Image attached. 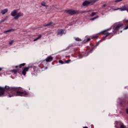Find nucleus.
Wrapping results in <instances>:
<instances>
[{"mask_svg":"<svg viewBox=\"0 0 128 128\" xmlns=\"http://www.w3.org/2000/svg\"><path fill=\"white\" fill-rule=\"evenodd\" d=\"M6 90H8L7 96L12 98L16 96H26L28 94V92L24 91L22 88H10L8 86L5 87Z\"/></svg>","mask_w":128,"mask_h":128,"instance_id":"nucleus-1","label":"nucleus"},{"mask_svg":"<svg viewBox=\"0 0 128 128\" xmlns=\"http://www.w3.org/2000/svg\"><path fill=\"white\" fill-rule=\"evenodd\" d=\"M110 30V29H107L106 30L102 31L100 33H99L98 34H96L92 36H90V38H88L87 39L86 42H90V38H98V36H100V34H104L105 36L104 37V38H106V36H110V34L106 32H108V30Z\"/></svg>","mask_w":128,"mask_h":128,"instance_id":"nucleus-2","label":"nucleus"},{"mask_svg":"<svg viewBox=\"0 0 128 128\" xmlns=\"http://www.w3.org/2000/svg\"><path fill=\"white\" fill-rule=\"evenodd\" d=\"M18 10H15L12 11L10 13V16H13L14 20H18L20 16H22V13L21 12H18Z\"/></svg>","mask_w":128,"mask_h":128,"instance_id":"nucleus-3","label":"nucleus"},{"mask_svg":"<svg viewBox=\"0 0 128 128\" xmlns=\"http://www.w3.org/2000/svg\"><path fill=\"white\" fill-rule=\"evenodd\" d=\"M99 0H91L90 1H85L82 3L83 6H88L90 4H94L95 2Z\"/></svg>","mask_w":128,"mask_h":128,"instance_id":"nucleus-4","label":"nucleus"},{"mask_svg":"<svg viewBox=\"0 0 128 128\" xmlns=\"http://www.w3.org/2000/svg\"><path fill=\"white\" fill-rule=\"evenodd\" d=\"M122 26H124V24H118L115 27H114L113 28L114 30V32H118V29L120 28H122Z\"/></svg>","mask_w":128,"mask_h":128,"instance_id":"nucleus-5","label":"nucleus"},{"mask_svg":"<svg viewBox=\"0 0 128 128\" xmlns=\"http://www.w3.org/2000/svg\"><path fill=\"white\" fill-rule=\"evenodd\" d=\"M66 34V31L64 30H58V36H62V34Z\"/></svg>","mask_w":128,"mask_h":128,"instance_id":"nucleus-6","label":"nucleus"},{"mask_svg":"<svg viewBox=\"0 0 128 128\" xmlns=\"http://www.w3.org/2000/svg\"><path fill=\"white\" fill-rule=\"evenodd\" d=\"M28 70H30V67L25 68L22 71V74L23 76H26V72H28Z\"/></svg>","mask_w":128,"mask_h":128,"instance_id":"nucleus-7","label":"nucleus"},{"mask_svg":"<svg viewBox=\"0 0 128 128\" xmlns=\"http://www.w3.org/2000/svg\"><path fill=\"white\" fill-rule=\"evenodd\" d=\"M4 88L0 87V96H4Z\"/></svg>","mask_w":128,"mask_h":128,"instance_id":"nucleus-8","label":"nucleus"},{"mask_svg":"<svg viewBox=\"0 0 128 128\" xmlns=\"http://www.w3.org/2000/svg\"><path fill=\"white\" fill-rule=\"evenodd\" d=\"M120 10V12H124V10H127V12H128V7H126L125 6H124L120 8H118Z\"/></svg>","mask_w":128,"mask_h":128,"instance_id":"nucleus-9","label":"nucleus"},{"mask_svg":"<svg viewBox=\"0 0 128 128\" xmlns=\"http://www.w3.org/2000/svg\"><path fill=\"white\" fill-rule=\"evenodd\" d=\"M67 12L69 14H76V12L74 10H68Z\"/></svg>","mask_w":128,"mask_h":128,"instance_id":"nucleus-10","label":"nucleus"},{"mask_svg":"<svg viewBox=\"0 0 128 128\" xmlns=\"http://www.w3.org/2000/svg\"><path fill=\"white\" fill-rule=\"evenodd\" d=\"M8 12V8H6V9L1 10L0 14H6Z\"/></svg>","mask_w":128,"mask_h":128,"instance_id":"nucleus-11","label":"nucleus"},{"mask_svg":"<svg viewBox=\"0 0 128 128\" xmlns=\"http://www.w3.org/2000/svg\"><path fill=\"white\" fill-rule=\"evenodd\" d=\"M46 62H52V57L51 56H48L46 58Z\"/></svg>","mask_w":128,"mask_h":128,"instance_id":"nucleus-12","label":"nucleus"},{"mask_svg":"<svg viewBox=\"0 0 128 128\" xmlns=\"http://www.w3.org/2000/svg\"><path fill=\"white\" fill-rule=\"evenodd\" d=\"M14 29H10L8 30L4 31V33L6 34V32H14Z\"/></svg>","mask_w":128,"mask_h":128,"instance_id":"nucleus-13","label":"nucleus"},{"mask_svg":"<svg viewBox=\"0 0 128 128\" xmlns=\"http://www.w3.org/2000/svg\"><path fill=\"white\" fill-rule=\"evenodd\" d=\"M70 62V60H67L65 62H62V60H60L59 62H60V64H68Z\"/></svg>","mask_w":128,"mask_h":128,"instance_id":"nucleus-14","label":"nucleus"},{"mask_svg":"<svg viewBox=\"0 0 128 128\" xmlns=\"http://www.w3.org/2000/svg\"><path fill=\"white\" fill-rule=\"evenodd\" d=\"M88 56V54H85L83 55V56H82V54H80L79 55V56H80V58H82V56Z\"/></svg>","mask_w":128,"mask_h":128,"instance_id":"nucleus-15","label":"nucleus"},{"mask_svg":"<svg viewBox=\"0 0 128 128\" xmlns=\"http://www.w3.org/2000/svg\"><path fill=\"white\" fill-rule=\"evenodd\" d=\"M54 24H53L52 22H50L47 24L44 25V26H54Z\"/></svg>","mask_w":128,"mask_h":128,"instance_id":"nucleus-16","label":"nucleus"},{"mask_svg":"<svg viewBox=\"0 0 128 128\" xmlns=\"http://www.w3.org/2000/svg\"><path fill=\"white\" fill-rule=\"evenodd\" d=\"M40 38H42L41 35L39 36L38 37H37L36 38H35L34 40V42H36V40H40Z\"/></svg>","mask_w":128,"mask_h":128,"instance_id":"nucleus-17","label":"nucleus"},{"mask_svg":"<svg viewBox=\"0 0 128 128\" xmlns=\"http://www.w3.org/2000/svg\"><path fill=\"white\" fill-rule=\"evenodd\" d=\"M96 12H92L90 15V16L92 18L94 16H96Z\"/></svg>","mask_w":128,"mask_h":128,"instance_id":"nucleus-18","label":"nucleus"},{"mask_svg":"<svg viewBox=\"0 0 128 128\" xmlns=\"http://www.w3.org/2000/svg\"><path fill=\"white\" fill-rule=\"evenodd\" d=\"M112 10H120V8H112Z\"/></svg>","mask_w":128,"mask_h":128,"instance_id":"nucleus-19","label":"nucleus"},{"mask_svg":"<svg viewBox=\"0 0 128 128\" xmlns=\"http://www.w3.org/2000/svg\"><path fill=\"white\" fill-rule=\"evenodd\" d=\"M74 40H76L77 42H80L82 40L78 38H75Z\"/></svg>","mask_w":128,"mask_h":128,"instance_id":"nucleus-20","label":"nucleus"},{"mask_svg":"<svg viewBox=\"0 0 128 128\" xmlns=\"http://www.w3.org/2000/svg\"><path fill=\"white\" fill-rule=\"evenodd\" d=\"M98 18V16L90 18V20H96V18Z\"/></svg>","mask_w":128,"mask_h":128,"instance_id":"nucleus-21","label":"nucleus"},{"mask_svg":"<svg viewBox=\"0 0 128 128\" xmlns=\"http://www.w3.org/2000/svg\"><path fill=\"white\" fill-rule=\"evenodd\" d=\"M25 64H24V63H23V64H20V68H22V66H24Z\"/></svg>","mask_w":128,"mask_h":128,"instance_id":"nucleus-22","label":"nucleus"},{"mask_svg":"<svg viewBox=\"0 0 128 128\" xmlns=\"http://www.w3.org/2000/svg\"><path fill=\"white\" fill-rule=\"evenodd\" d=\"M12 72H14V74H16V72H18V70H12Z\"/></svg>","mask_w":128,"mask_h":128,"instance_id":"nucleus-23","label":"nucleus"},{"mask_svg":"<svg viewBox=\"0 0 128 128\" xmlns=\"http://www.w3.org/2000/svg\"><path fill=\"white\" fill-rule=\"evenodd\" d=\"M42 6H46V2H42L41 4Z\"/></svg>","mask_w":128,"mask_h":128,"instance_id":"nucleus-24","label":"nucleus"},{"mask_svg":"<svg viewBox=\"0 0 128 128\" xmlns=\"http://www.w3.org/2000/svg\"><path fill=\"white\" fill-rule=\"evenodd\" d=\"M14 40L10 41L9 42V44H10V46H12V44H14Z\"/></svg>","mask_w":128,"mask_h":128,"instance_id":"nucleus-25","label":"nucleus"},{"mask_svg":"<svg viewBox=\"0 0 128 128\" xmlns=\"http://www.w3.org/2000/svg\"><path fill=\"white\" fill-rule=\"evenodd\" d=\"M122 1V0H115V2H120Z\"/></svg>","mask_w":128,"mask_h":128,"instance_id":"nucleus-26","label":"nucleus"},{"mask_svg":"<svg viewBox=\"0 0 128 128\" xmlns=\"http://www.w3.org/2000/svg\"><path fill=\"white\" fill-rule=\"evenodd\" d=\"M8 16H6V18H4V20L6 22V20H8Z\"/></svg>","mask_w":128,"mask_h":128,"instance_id":"nucleus-27","label":"nucleus"},{"mask_svg":"<svg viewBox=\"0 0 128 128\" xmlns=\"http://www.w3.org/2000/svg\"><path fill=\"white\" fill-rule=\"evenodd\" d=\"M4 20H2L1 21H0V24H2V22H4Z\"/></svg>","mask_w":128,"mask_h":128,"instance_id":"nucleus-28","label":"nucleus"},{"mask_svg":"<svg viewBox=\"0 0 128 128\" xmlns=\"http://www.w3.org/2000/svg\"><path fill=\"white\" fill-rule=\"evenodd\" d=\"M94 50V47L92 48V50L90 52H92V50Z\"/></svg>","mask_w":128,"mask_h":128,"instance_id":"nucleus-29","label":"nucleus"},{"mask_svg":"<svg viewBox=\"0 0 128 128\" xmlns=\"http://www.w3.org/2000/svg\"><path fill=\"white\" fill-rule=\"evenodd\" d=\"M126 114H128V108L126 109Z\"/></svg>","mask_w":128,"mask_h":128,"instance_id":"nucleus-30","label":"nucleus"},{"mask_svg":"<svg viewBox=\"0 0 128 128\" xmlns=\"http://www.w3.org/2000/svg\"><path fill=\"white\" fill-rule=\"evenodd\" d=\"M106 4H104V5H103V7H104H104H106Z\"/></svg>","mask_w":128,"mask_h":128,"instance_id":"nucleus-31","label":"nucleus"},{"mask_svg":"<svg viewBox=\"0 0 128 128\" xmlns=\"http://www.w3.org/2000/svg\"><path fill=\"white\" fill-rule=\"evenodd\" d=\"M3 68H0V70H3Z\"/></svg>","mask_w":128,"mask_h":128,"instance_id":"nucleus-32","label":"nucleus"},{"mask_svg":"<svg viewBox=\"0 0 128 128\" xmlns=\"http://www.w3.org/2000/svg\"><path fill=\"white\" fill-rule=\"evenodd\" d=\"M83 128H88V127H83Z\"/></svg>","mask_w":128,"mask_h":128,"instance_id":"nucleus-33","label":"nucleus"},{"mask_svg":"<svg viewBox=\"0 0 128 128\" xmlns=\"http://www.w3.org/2000/svg\"><path fill=\"white\" fill-rule=\"evenodd\" d=\"M120 32H122V30H121V31H120Z\"/></svg>","mask_w":128,"mask_h":128,"instance_id":"nucleus-34","label":"nucleus"},{"mask_svg":"<svg viewBox=\"0 0 128 128\" xmlns=\"http://www.w3.org/2000/svg\"><path fill=\"white\" fill-rule=\"evenodd\" d=\"M16 68H18V66H16Z\"/></svg>","mask_w":128,"mask_h":128,"instance_id":"nucleus-35","label":"nucleus"},{"mask_svg":"<svg viewBox=\"0 0 128 128\" xmlns=\"http://www.w3.org/2000/svg\"><path fill=\"white\" fill-rule=\"evenodd\" d=\"M96 46H98V44L96 45Z\"/></svg>","mask_w":128,"mask_h":128,"instance_id":"nucleus-36","label":"nucleus"}]
</instances>
